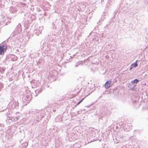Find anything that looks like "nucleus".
Returning a JSON list of instances; mask_svg holds the SVG:
<instances>
[{"instance_id": "obj_6", "label": "nucleus", "mask_w": 148, "mask_h": 148, "mask_svg": "<svg viewBox=\"0 0 148 148\" xmlns=\"http://www.w3.org/2000/svg\"><path fill=\"white\" fill-rule=\"evenodd\" d=\"M111 83V81H107L105 84V88L106 89L108 88L110 86Z\"/></svg>"}, {"instance_id": "obj_19", "label": "nucleus", "mask_w": 148, "mask_h": 148, "mask_svg": "<svg viewBox=\"0 0 148 148\" xmlns=\"http://www.w3.org/2000/svg\"><path fill=\"white\" fill-rule=\"evenodd\" d=\"M37 110H35V109H33V110H32V111L33 112H37Z\"/></svg>"}, {"instance_id": "obj_17", "label": "nucleus", "mask_w": 148, "mask_h": 148, "mask_svg": "<svg viewBox=\"0 0 148 148\" xmlns=\"http://www.w3.org/2000/svg\"><path fill=\"white\" fill-rule=\"evenodd\" d=\"M15 119V121H16L17 120H18L19 119V118L18 117H14Z\"/></svg>"}, {"instance_id": "obj_3", "label": "nucleus", "mask_w": 148, "mask_h": 148, "mask_svg": "<svg viewBox=\"0 0 148 148\" xmlns=\"http://www.w3.org/2000/svg\"><path fill=\"white\" fill-rule=\"evenodd\" d=\"M42 29V27H39L38 28L35 29L34 32L35 33L36 35L38 36L41 33Z\"/></svg>"}, {"instance_id": "obj_13", "label": "nucleus", "mask_w": 148, "mask_h": 148, "mask_svg": "<svg viewBox=\"0 0 148 148\" xmlns=\"http://www.w3.org/2000/svg\"><path fill=\"white\" fill-rule=\"evenodd\" d=\"M84 98H83L81 100L79 101L78 103L76 104V105L77 106L79 104L84 100Z\"/></svg>"}, {"instance_id": "obj_16", "label": "nucleus", "mask_w": 148, "mask_h": 148, "mask_svg": "<svg viewBox=\"0 0 148 148\" xmlns=\"http://www.w3.org/2000/svg\"><path fill=\"white\" fill-rule=\"evenodd\" d=\"M4 70L1 68L0 69V72L2 73H3L4 72Z\"/></svg>"}, {"instance_id": "obj_23", "label": "nucleus", "mask_w": 148, "mask_h": 148, "mask_svg": "<svg viewBox=\"0 0 148 148\" xmlns=\"http://www.w3.org/2000/svg\"><path fill=\"white\" fill-rule=\"evenodd\" d=\"M40 119H41V115H40Z\"/></svg>"}, {"instance_id": "obj_1", "label": "nucleus", "mask_w": 148, "mask_h": 148, "mask_svg": "<svg viewBox=\"0 0 148 148\" xmlns=\"http://www.w3.org/2000/svg\"><path fill=\"white\" fill-rule=\"evenodd\" d=\"M4 41L0 44V55H3L7 49V45Z\"/></svg>"}, {"instance_id": "obj_2", "label": "nucleus", "mask_w": 148, "mask_h": 148, "mask_svg": "<svg viewBox=\"0 0 148 148\" xmlns=\"http://www.w3.org/2000/svg\"><path fill=\"white\" fill-rule=\"evenodd\" d=\"M11 108L12 109H17L18 108V101H15L11 104Z\"/></svg>"}, {"instance_id": "obj_21", "label": "nucleus", "mask_w": 148, "mask_h": 148, "mask_svg": "<svg viewBox=\"0 0 148 148\" xmlns=\"http://www.w3.org/2000/svg\"><path fill=\"white\" fill-rule=\"evenodd\" d=\"M108 26V25H107L105 26V27H104L105 28H106L107 27V26Z\"/></svg>"}, {"instance_id": "obj_4", "label": "nucleus", "mask_w": 148, "mask_h": 148, "mask_svg": "<svg viewBox=\"0 0 148 148\" xmlns=\"http://www.w3.org/2000/svg\"><path fill=\"white\" fill-rule=\"evenodd\" d=\"M136 86V85L133 84L131 82L130 83L128 84V87L131 90H134V88Z\"/></svg>"}, {"instance_id": "obj_9", "label": "nucleus", "mask_w": 148, "mask_h": 148, "mask_svg": "<svg viewBox=\"0 0 148 148\" xmlns=\"http://www.w3.org/2000/svg\"><path fill=\"white\" fill-rule=\"evenodd\" d=\"M137 61H138L137 60L135 62L132 63L131 64V66H132L133 67L136 68L138 66V64L137 63Z\"/></svg>"}, {"instance_id": "obj_15", "label": "nucleus", "mask_w": 148, "mask_h": 148, "mask_svg": "<svg viewBox=\"0 0 148 148\" xmlns=\"http://www.w3.org/2000/svg\"><path fill=\"white\" fill-rule=\"evenodd\" d=\"M20 4L21 5H23V6H25L26 5V4L25 3L23 2H21L20 3Z\"/></svg>"}, {"instance_id": "obj_5", "label": "nucleus", "mask_w": 148, "mask_h": 148, "mask_svg": "<svg viewBox=\"0 0 148 148\" xmlns=\"http://www.w3.org/2000/svg\"><path fill=\"white\" fill-rule=\"evenodd\" d=\"M21 27V25L20 24H19L15 28V30H16L18 33H20L22 31V29Z\"/></svg>"}, {"instance_id": "obj_11", "label": "nucleus", "mask_w": 148, "mask_h": 148, "mask_svg": "<svg viewBox=\"0 0 148 148\" xmlns=\"http://www.w3.org/2000/svg\"><path fill=\"white\" fill-rule=\"evenodd\" d=\"M83 64V61H79L76 64L75 66V67H77L78 66V65H80V64Z\"/></svg>"}, {"instance_id": "obj_7", "label": "nucleus", "mask_w": 148, "mask_h": 148, "mask_svg": "<svg viewBox=\"0 0 148 148\" xmlns=\"http://www.w3.org/2000/svg\"><path fill=\"white\" fill-rule=\"evenodd\" d=\"M42 92V90L41 89H37L36 90H35V93L36 95L35 96H36L38 94Z\"/></svg>"}, {"instance_id": "obj_20", "label": "nucleus", "mask_w": 148, "mask_h": 148, "mask_svg": "<svg viewBox=\"0 0 148 148\" xmlns=\"http://www.w3.org/2000/svg\"><path fill=\"white\" fill-rule=\"evenodd\" d=\"M120 138H123L124 137V136L122 135H120Z\"/></svg>"}, {"instance_id": "obj_22", "label": "nucleus", "mask_w": 148, "mask_h": 148, "mask_svg": "<svg viewBox=\"0 0 148 148\" xmlns=\"http://www.w3.org/2000/svg\"><path fill=\"white\" fill-rule=\"evenodd\" d=\"M22 0L24 1H26V0Z\"/></svg>"}, {"instance_id": "obj_14", "label": "nucleus", "mask_w": 148, "mask_h": 148, "mask_svg": "<svg viewBox=\"0 0 148 148\" xmlns=\"http://www.w3.org/2000/svg\"><path fill=\"white\" fill-rule=\"evenodd\" d=\"M3 85L2 83L0 82V91L1 90L2 88H3Z\"/></svg>"}, {"instance_id": "obj_8", "label": "nucleus", "mask_w": 148, "mask_h": 148, "mask_svg": "<svg viewBox=\"0 0 148 148\" xmlns=\"http://www.w3.org/2000/svg\"><path fill=\"white\" fill-rule=\"evenodd\" d=\"M25 99L27 101H29L31 99V97L30 96H29L27 95H26V97L25 98Z\"/></svg>"}, {"instance_id": "obj_10", "label": "nucleus", "mask_w": 148, "mask_h": 148, "mask_svg": "<svg viewBox=\"0 0 148 148\" xmlns=\"http://www.w3.org/2000/svg\"><path fill=\"white\" fill-rule=\"evenodd\" d=\"M139 81L138 79H134V80L132 81L131 82L133 84L137 83Z\"/></svg>"}, {"instance_id": "obj_12", "label": "nucleus", "mask_w": 148, "mask_h": 148, "mask_svg": "<svg viewBox=\"0 0 148 148\" xmlns=\"http://www.w3.org/2000/svg\"><path fill=\"white\" fill-rule=\"evenodd\" d=\"M9 120H11V121H15V119H14V117H12L11 118H10L8 120L7 119L6 120V121H7Z\"/></svg>"}, {"instance_id": "obj_18", "label": "nucleus", "mask_w": 148, "mask_h": 148, "mask_svg": "<svg viewBox=\"0 0 148 148\" xmlns=\"http://www.w3.org/2000/svg\"><path fill=\"white\" fill-rule=\"evenodd\" d=\"M133 67H132V66L131 65V67L130 69V71L131 70H132V69H133Z\"/></svg>"}]
</instances>
